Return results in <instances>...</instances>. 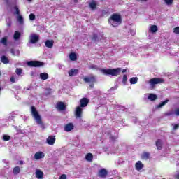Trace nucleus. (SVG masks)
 <instances>
[{"label":"nucleus","instance_id":"f257e3e1","mask_svg":"<svg viewBox=\"0 0 179 179\" xmlns=\"http://www.w3.org/2000/svg\"><path fill=\"white\" fill-rule=\"evenodd\" d=\"M108 22L110 23L113 27H118V26L122 23V17H121L120 14H112L108 19Z\"/></svg>","mask_w":179,"mask_h":179},{"label":"nucleus","instance_id":"f03ea898","mask_svg":"<svg viewBox=\"0 0 179 179\" xmlns=\"http://www.w3.org/2000/svg\"><path fill=\"white\" fill-rule=\"evenodd\" d=\"M31 113L32 116L34 117L36 124L38 125H41V127H44V123L43 122V119H41V116L38 113V111H37V109L36 108V106H31Z\"/></svg>","mask_w":179,"mask_h":179},{"label":"nucleus","instance_id":"7ed1b4c3","mask_svg":"<svg viewBox=\"0 0 179 179\" xmlns=\"http://www.w3.org/2000/svg\"><path fill=\"white\" fill-rule=\"evenodd\" d=\"M103 75H111V76H118L121 73V68L116 69H102L101 70Z\"/></svg>","mask_w":179,"mask_h":179},{"label":"nucleus","instance_id":"20e7f679","mask_svg":"<svg viewBox=\"0 0 179 179\" xmlns=\"http://www.w3.org/2000/svg\"><path fill=\"white\" fill-rule=\"evenodd\" d=\"M83 80L85 82V83H90V87H91V89H93V87H94V83L97 82V79L96 78V76L94 75H90L88 77H85L83 78Z\"/></svg>","mask_w":179,"mask_h":179},{"label":"nucleus","instance_id":"39448f33","mask_svg":"<svg viewBox=\"0 0 179 179\" xmlns=\"http://www.w3.org/2000/svg\"><path fill=\"white\" fill-rule=\"evenodd\" d=\"M164 82V79L160 78H154L150 79L148 83L150 85L152 89H155L156 85H160Z\"/></svg>","mask_w":179,"mask_h":179},{"label":"nucleus","instance_id":"423d86ee","mask_svg":"<svg viewBox=\"0 0 179 179\" xmlns=\"http://www.w3.org/2000/svg\"><path fill=\"white\" fill-rule=\"evenodd\" d=\"M27 65L31 66V68H40L41 66H44L45 64L43 62L31 60L27 62Z\"/></svg>","mask_w":179,"mask_h":179},{"label":"nucleus","instance_id":"0eeeda50","mask_svg":"<svg viewBox=\"0 0 179 179\" xmlns=\"http://www.w3.org/2000/svg\"><path fill=\"white\" fill-rule=\"evenodd\" d=\"M82 114H83V108L81 106H77L75 110L76 118H82Z\"/></svg>","mask_w":179,"mask_h":179},{"label":"nucleus","instance_id":"6e6552de","mask_svg":"<svg viewBox=\"0 0 179 179\" xmlns=\"http://www.w3.org/2000/svg\"><path fill=\"white\" fill-rule=\"evenodd\" d=\"M56 108L59 111H65V110H66V105H65L62 101H59L57 103Z\"/></svg>","mask_w":179,"mask_h":179},{"label":"nucleus","instance_id":"1a4fd4ad","mask_svg":"<svg viewBox=\"0 0 179 179\" xmlns=\"http://www.w3.org/2000/svg\"><path fill=\"white\" fill-rule=\"evenodd\" d=\"M89 104V99L84 97L80 100V107L85 108V107H87Z\"/></svg>","mask_w":179,"mask_h":179},{"label":"nucleus","instance_id":"9d476101","mask_svg":"<svg viewBox=\"0 0 179 179\" xmlns=\"http://www.w3.org/2000/svg\"><path fill=\"white\" fill-rule=\"evenodd\" d=\"M108 175V171L106 169H101L99 171V177H101V178H106L107 176Z\"/></svg>","mask_w":179,"mask_h":179},{"label":"nucleus","instance_id":"9b49d317","mask_svg":"<svg viewBox=\"0 0 179 179\" xmlns=\"http://www.w3.org/2000/svg\"><path fill=\"white\" fill-rule=\"evenodd\" d=\"M55 136H49L48 138L46 139V142L48 145H52L54 143H55Z\"/></svg>","mask_w":179,"mask_h":179},{"label":"nucleus","instance_id":"f8f14e48","mask_svg":"<svg viewBox=\"0 0 179 179\" xmlns=\"http://www.w3.org/2000/svg\"><path fill=\"white\" fill-rule=\"evenodd\" d=\"M44 153L41 151H38L35 153L34 157L36 160H40V159H43L44 157Z\"/></svg>","mask_w":179,"mask_h":179},{"label":"nucleus","instance_id":"ddd939ff","mask_svg":"<svg viewBox=\"0 0 179 179\" xmlns=\"http://www.w3.org/2000/svg\"><path fill=\"white\" fill-rule=\"evenodd\" d=\"M73 128H75V126L72 123H69L64 126V131L66 132H71Z\"/></svg>","mask_w":179,"mask_h":179},{"label":"nucleus","instance_id":"4468645a","mask_svg":"<svg viewBox=\"0 0 179 179\" xmlns=\"http://www.w3.org/2000/svg\"><path fill=\"white\" fill-rule=\"evenodd\" d=\"M36 177L38 179H43L44 178V173L41 170L37 169L36 171Z\"/></svg>","mask_w":179,"mask_h":179},{"label":"nucleus","instance_id":"2eb2a0df","mask_svg":"<svg viewBox=\"0 0 179 179\" xmlns=\"http://www.w3.org/2000/svg\"><path fill=\"white\" fill-rule=\"evenodd\" d=\"M155 145L158 150L163 149V141L161 139L157 140Z\"/></svg>","mask_w":179,"mask_h":179},{"label":"nucleus","instance_id":"dca6fc26","mask_svg":"<svg viewBox=\"0 0 179 179\" xmlns=\"http://www.w3.org/2000/svg\"><path fill=\"white\" fill-rule=\"evenodd\" d=\"M45 45L48 48H52L54 47V40H46Z\"/></svg>","mask_w":179,"mask_h":179},{"label":"nucleus","instance_id":"f3484780","mask_svg":"<svg viewBox=\"0 0 179 179\" xmlns=\"http://www.w3.org/2000/svg\"><path fill=\"white\" fill-rule=\"evenodd\" d=\"M39 40L38 36L34 34L31 36L30 43L31 44H36Z\"/></svg>","mask_w":179,"mask_h":179},{"label":"nucleus","instance_id":"a211bd4d","mask_svg":"<svg viewBox=\"0 0 179 179\" xmlns=\"http://www.w3.org/2000/svg\"><path fill=\"white\" fill-rule=\"evenodd\" d=\"M135 167H136V170H138V171H139V170H142V169H143L144 165L143 164H142V162L138 161L135 164Z\"/></svg>","mask_w":179,"mask_h":179},{"label":"nucleus","instance_id":"6ab92c4d","mask_svg":"<svg viewBox=\"0 0 179 179\" xmlns=\"http://www.w3.org/2000/svg\"><path fill=\"white\" fill-rule=\"evenodd\" d=\"M68 73L70 76H75L79 73V70L76 69H72L70 71H69Z\"/></svg>","mask_w":179,"mask_h":179},{"label":"nucleus","instance_id":"aec40b11","mask_svg":"<svg viewBox=\"0 0 179 179\" xmlns=\"http://www.w3.org/2000/svg\"><path fill=\"white\" fill-rule=\"evenodd\" d=\"M39 76L42 80H47L49 78L48 73H41Z\"/></svg>","mask_w":179,"mask_h":179},{"label":"nucleus","instance_id":"412c9836","mask_svg":"<svg viewBox=\"0 0 179 179\" xmlns=\"http://www.w3.org/2000/svg\"><path fill=\"white\" fill-rule=\"evenodd\" d=\"M1 61L3 64H9V58L5 55L1 57Z\"/></svg>","mask_w":179,"mask_h":179},{"label":"nucleus","instance_id":"4be33fe9","mask_svg":"<svg viewBox=\"0 0 179 179\" xmlns=\"http://www.w3.org/2000/svg\"><path fill=\"white\" fill-rule=\"evenodd\" d=\"M69 59H71V61H76V59H78V56L76 55V53H70Z\"/></svg>","mask_w":179,"mask_h":179},{"label":"nucleus","instance_id":"5701e85b","mask_svg":"<svg viewBox=\"0 0 179 179\" xmlns=\"http://www.w3.org/2000/svg\"><path fill=\"white\" fill-rule=\"evenodd\" d=\"M157 99V95L155 94H150L148 95V100H150L151 101H155Z\"/></svg>","mask_w":179,"mask_h":179},{"label":"nucleus","instance_id":"b1692460","mask_svg":"<svg viewBox=\"0 0 179 179\" xmlns=\"http://www.w3.org/2000/svg\"><path fill=\"white\" fill-rule=\"evenodd\" d=\"M13 173L14 176H17L20 173V167L19 166H15L13 169Z\"/></svg>","mask_w":179,"mask_h":179},{"label":"nucleus","instance_id":"393cba45","mask_svg":"<svg viewBox=\"0 0 179 179\" xmlns=\"http://www.w3.org/2000/svg\"><path fill=\"white\" fill-rule=\"evenodd\" d=\"M157 30H159V29L157 28V25H152L150 27V31L151 33H157Z\"/></svg>","mask_w":179,"mask_h":179},{"label":"nucleus","instance_id":"a878e982","mask_svg":"<svg viewBox=\"0 0 179 179\" xmlns=\"http://www.w3.org/2000/svg\"><path fill=\"white\" fill-rule=\"evenodd\" d=\"M85 159L87 162H92L93 160V154L87 153L85 156Z\"/></svg>","mask_w":179,"mask_h":179},{"label":"nucleus","instance_id":"bb28decb","mask_svg":"<svg viewBox=\"0 0 179 179\" xmlns=\"http://www.w3.org/2000/svg\"><path fill=\"white\" fill-rule=\"evenodd\" d=\"M129 80L131 85H136V83H138V77H132Z\"/></svg>","mask_w":179,"mask_h":179},{"label":"nucleus","instance_id":"cd10ccee","mask_svg":"<svg viewBox=\"0 0 179 179\" xmlns=\"http://www.w3.org/2000/svg\"><path fill=\"white\" fill-rule=\"evenodd\" d=\"M97 7V3H96V1H92L90 3V8L92 9V10H94Z\"/></svg>","mask_w":179,"mask_h":179},{"label":"nucleus","instance_id":"c85d7f7f","mask_svg":"<svg viewBox=\"0 0 179 179\" xmlns=\"http://www.w3.org/2000/svg\"><path fill=\"white\" fill-rule=\"evenodd\" d=\"M21 34L18 31H16L14 34V40H19L20 38Z\"/></svg>","mask_w":179,"mask_h":179},{"label":"nucleus","instance_id":"c756f323","mask_svg":"<svg viewBox=\"0 0 179 179\" xmlns=\"http://www.w3.org/2000/svg\"><path fill=\"white\" fill-rule=\"evenodd\" d=\"M169 103V99H166L162 102H161L158 106L157 108H161V107H163V106H166Z\"/></svg>","mask_w":179,"mask_h":179},{"label":"nucleus","instance_id":"7c9ffc66","mask_svg":"<svg viewBox=\"0 0 179 179\" xmlns=\"http://www.w3.org/2000/svg\"><path fill=\"white\" fill-rule=\"evenodd\" d=\"M150 157V154L149 152H144L142 155V158L148 160Z\"/></svg>","mask_w":179,"mask_h":179},{"label":"nucleus","instance_id":"2f4dec72","mask_svg":"<svg viewBox=\"0 0 179 179\" xmlns=\"http://www.w3.org/2000/svg\"><path fill=\"white\" fill-rule=\"evenodd\" d=\"M1 43L3 44V45H8V37L5 36L1 38Z\"/></svg>","mask_w":179,"mask_h":179},{"label":"nucleus","instance_id":"473e14b6","mask_svg":"<svg viewBox=\"0 0 179 179\" xmlns=\"http://www.w3.org/2000/svg\"><path fill=\"white\" fill-rule=\"evenodd\" d=\"M22 72H23V69H22L21 68H17L15 69L16 75L20 76L22 75Z\"/></svg>","mask_w":179,"mask_h":179},{"label":"nucleus","instance_id":"72a5a7b5","mask_svg":"<svg viewBox=\"0 0 179 179\" xmlns=\"http://www.w3.org/2000/svg\"><path fill=\"white\" fill-rule=\"evenodd\" d=\"M128 80V77L127 76L126 74L123 75V78H122V83L123 85H127V81Z\"/></svg>","mask_w":179,"mask_h":179},{"label":"nucleus","instance_id":"f704fd0d","mask_svg":"<svg viewBox=\"0 0 179 179\" xmlns=\"http://www.w3.org/2000/svg\"><path fill=\"white\" fill-rule=\"evenodd\" d=\"M91 38L94 41H97V40L99 39V36L97 35V34H93V36Z\"/></svg>","mask_w":179,"mask_h":179},{"label":"nucleus","instance_id":"c9c22d12","mask_svg":"<svg viewBox=\"0 0 179 179\" xmlns=\"http://www.w3.org/2000/svg\"><path fill=\"white\" fill-rule=\"evenodd\" d=\"M51 93H52L51 88H47L45 90V96H50V94H51Z\"/></svg>","mask_w":179,"mask_h":179},{"label":"nucleus","instance_id":"e433bc0d","mask_svg":"<svg viewBox=\"0 0 179 179\" xmlns=\"http://www.w3.org/2000/svg\"><path fill=\"white\" fill-rule=\"evenodd\" d=\"M166 5L171 6L173 5V0H164Z\"/></svg>","mask_w":179,"mask_h":179},{"label":"nucleus","instance_id":"4c0bfd02","mask_svg":"<svg viewBox=\"0 0 179 179\" xmlns=\"http://www.w3.org/2000/svg\"><path fill=\"white\" fill-rule=\"evenodd\" d=\"M14 9H15V13L16 15H20V10H19V8L17 6H15Z\"/></svg>","mask_w":179,"mask_h":179},{"label":"nucleus","instance_id":"58836bf2","mask_svg":"<svg viewBox=\"0 0 179 179\" xmlns=\"http://www.w3.org/2000/svg\"><path fill=\"white\" fill-rule=\"evenodd\" d=\"M3 141H10V136L8 135H4L3 137Z\"/></svg>","mask_w":179,"mask_h":179},{"label":"nucleus","instance_id":"ea45409f","mask_svg":"<svg viewBox=\"0 0 179 179\" xmlns=\"http://www.w3.org/2000/svg\"><path fill=\"white\" fill-rule=\"evenodd\" d=\"M17 20L20 22V23H23V17L22 15H18Z\"/></svg>","mask_w":179,"mask_h":179},{"label":"nucleus","instance_id":"a19ab883","mask_svg":"<svg viewBox=\"0 0 179 179\" xmlns=\"http://www.w3.org/2000/svg\"><path fill=\"white\" fill-rule=\"evenodd\" d=\"M173 33L176 34H179V27H176L173 29Z\"/></svg>","mask_w":179,"mask_h":179},{"label":"nucleus","instance_id":"79ce46f5","mask_svg":"<svg viewBox=\"0 0 179 179\" xmlns=\"http://www.w3.org/2000/svg\"><path fill=\"white\" fill-rule=\"evenodd\" d=\"M29 19H30V20H34L36 19V15L33 13H31L29 15Z\"/></svg>","mask_w":179,"mask_h":179},{"label":"nucleus","instance_id":"37998d69","mask_svg":"<svg viewBox=\"0 0 179 179\" xmlns=\"http://www.w3.org/2000/svg\"><path fill=\"white\" fill-rule=\"evenodd\" d=\"M108 13H110V11L108 10H104L102 11V15L103 16H106V15H108Z\"/></svg>","mask_w":179,"mask_h":179},{"label":"nucleus","instance_id":"c03bdc74","mask_svg":"<svg viewBox=\"0 0 179 179\" xmlns=\"http://www.w3.org/2000/svg\"><path fill=\"white\" fill-rule=\"evenodd\" d=\"M174 114L176 115V117L179 116V108L175 109Z\"/></svg>","mask_w":179,"mask_h":179},{"label":"nucleus","instance_id":"a18cd8bd","mask_svg":"<svg viewBox=\"0 0 179 179\" xmlns=\"http://www.w3.org/2000/svg\"><path fill=\"white\" fill-rule=\"evenodd\" d=\"M179 128V124H176L173 125V131H177V129H178Z\"/></svg>","mask_w":179,"mask_h":179},{"label":"nucleus","instance_id":"49530a36","mask_svg":"<svg viewBox=\"0 0 179 179\" xmlns=\"http://www.w3.org/2000/svg\"><path fill=\"white\" fill-rule=\"evenodd\" d=\"M90 69H97V66L92 64L90 66Z\"/></svg>","mask_w":179,"mask_h":179},{"label":"nucleus","instance_id":"de8ad7c7","mask_svg":"<svg viewBox=\"0 0 179 179\" xmlns=\"http://www.w3.org/2000/svg\"><path fill=\"white\" fill-rule=\"evenodd\" d=\"M10 82H12V83H15V78L13 76H12V77L10 78Z\"/></svg>","mask_w":179,"mask_h":179},{"label":"nucleus","instance_id":"09e8293b","mask_svg":"<svg viewBox=\"0 0 179 179\" xmlns=\"http://www.w3.org/2000/svg\"><path fill=\"white\" fill-rule=\"evenodd\" d=\"M60 179H66V174L61 175Z\"/></svg>","mask_w":179,"mask_h":179},{"label":"nucleus","instance_id":"8fccbe9b","mask_svg":"<svg viewBox=\"0 0 179 179\" xmlns=\"http://www.w3.org/2000/svg\"><path fill=\"white\" fill-rule=\"evenodd\" d=\"M173 112H168L166 113V115H167L168 117H170V115H173Z\"/></svg>","mask_w":179,"mask_h":179},{"label":"nucleus","instance_id":"3c124183","mask_svg":"<svg viewBox=\"0 0 179 179\" xmlns=\"http://www.w3.org/2000/svg\"><path fill=\"white\" fill-rule=\"evenodd\" d=\"M110 139H111V141H115V139H117V138H115L114 136H111L110 137Z\"/></svg>","mask_w":179,"mask_h":179},{"label":"nucleus","instance_id":"603ef678","mask_svg":"<svg viewBox=\"0 0 179 179\" xmlns=\"http://www.w3.org/2000/svg\"><path fill=\"white\" fill-rule=\"evenodd\" d=\"M10 26H12V22H9L7 23V27H10Z\"/></svg>","mask_w":179,"mask_h":179},{"label":"nucleus","instance_id":"864d4df0","mask_svg":"<svg viewBox=\"0 0 179 179\" xmlns=\"http://www.w3.org/2000/svg\"><path fill=\"white\" fill-rule=\"evenodd\" d=\"M10 52H11V54H13V55H15V50L11 49Z\"/></svg>","mask_w":179,"mask_h":179},{"label":"nucleus","instance_id":"5fc2aeb1","mask_svg":"<svg viewBox=\"0 0 179 179\" xmlns=\"http://www.w3.org/2000/svg\"><path fill=\"white\" fill-rule=\"evenodd\" d=\"M175 178L179 179V174L176 175Z\"/></svg>","mask_w":179,"mask_h":179},{"label":"nucleus","instance_id":"6e6d98bb","mask_svg":"<svg viewBox=\"0 0 179 179\" xmlns=\"http://www.w3.org/2000/svg\"><path fill=\"white\" fill-rule=\"evenodd\" d=\"M122 73H125V72H127V69H123V70L122 71Z\"/></svg>","mask_w":179,"mask_h":179},{"label":"nucleus","instance_id":"4d7b16f0","mask_svg":"<svg viewBox=\"0 0 179 179\" xmlns=\"http://www.w3.org/2000/svg\"><path fill=\"white\" fill-rule=\"evenodd\" d=\"M78 2H79V0H74L75 3H78Z\"/></svg>","mask_w":179,"mask_h":179},{"label":"nucleus","instance_id":"13d9d810","mask_svg":"<svg viewBox=\"0 0 179 179\" xmlns=\"http://www.w3.org/2000/svg\"><path fill=\"white\" fill-rule=\"evenodd\" d=\"M20 164L22 165L23 164V161H20Z\"/></svg>","mask_w":179,"mask_h":179},{"label":"nucleus","instance_id":"bf43d9fd","mask_svg":"<svg viewBox=\"0 0 179 179\" xmlns=\"http://www.w3.org/2000/svg\"><path fill=\"white\" fill-rule=\"evenodd\" d=\"M140 1H148V0H140Z\"/></svg>","mask_w":179,"mask_h":179},{"label":"nucleus","instance_id":"052dcab7","mask_svg":"<svg viewBox=\"0 0 179 179\" xmlns=\"http://www.w3.org/2000/svg\"><path fill=\"white\" fill-rule=\"evenodd\" d=\"M29 2H31V0H27Z\"/></svg>","mask_w":179,"mask_h":179},{"label":"nucleus","instance_id":"680f3d73","mask_svg":"<svg viewBox=\"0 0 179 179\" xmlns=\"http://www.w3.org/2000/svg\"><path fill=\"white\" fill-rule=\"evenodd\" d=\"M0 76H1V73H0Z\"/></svg>","mask_w":179,"mask_h":179}]
</instances>
